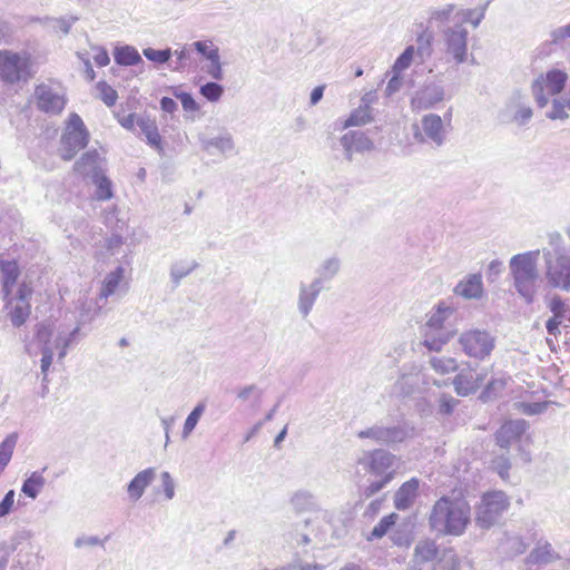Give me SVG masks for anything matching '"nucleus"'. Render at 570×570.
I'll use <instances>...</instances> for the list:
<instances>
[{
	"label": "nucleus",
	"mask_w": 570,
	"mask_h": 570,
	"mask_svg": "<svg viewBox=\"0 0 570 570\" xmlns=\"http://www.w3.org/2000/svg\"><path fill=\"white\" fill-rule=\"evenodd\" d=\"M470 521V504L464 499L449 497L434 503L429 518L431 529L442 535H461Z\"/></svg>",
	"instance_id": "f257e3e1"
},
{
	"label": "nucleus",
	"mask_w": 570,
	"mask_h": 570,
	"mask_svg": "<svg viewBox=\"0 0 570 570\" xmlns=\"http://www.w3.org/2000/svg\"><path fill=\"white\" fill-rule=\"evenodd\" d=\"M456 311L440 303L430 314L422 328L423 345L429 351L440 352L458 333Z\"/></svg>",
	"instance_id": "f03ea898"
},
{
	"label": "nucleus",
	"mask_w": 570,
	"mask_h": 570,
	"mask_svg": "<svg viewBox=\"0 0 570 570\" xmlns=\"http://www.w3.org/2000/svg\"><path fill=\"white\" fill-rule=\"evenodd\" d=\"M540 250H530L517 254L510 259V271L513 276L517 292L530 304L538 291V261Z\"/></svg>",
	"instance_id": "7ed1b4c3"
},
{
	"label": "nucleus",
	"mask_w": 570,
	"mask_h": 570,
	"mask_svg": "<svg viewBox=\"0 0 570 570\" xmlns=\"http://www.w3.org/2000/svg\"><path fill=\"white\" fill-rule=\"evenodd\" d=\"M78 332L79 327H76L67 336L59 334L56 337H51L52 333L48 326L40 325L37 330L36 340L40 345V352L42 354L40 370L45 384L48 383V372L53 361L55 351H58V356L62 360L67 355V350Z\"/></svg>",
	"instance_id": "20e7f679"
},
{
	"label": "nucleus",
	"mask_w": 570,
	"mask_h": 570,
	"mask_svg": "<svg viewBox=\"0 0 570 570\" xmlns=\"http://www.w3.org/2000/svg\"><path fill=\"white\" fill-rule=\"evenodd\" d=\"M414 434V426L403 421L393 425L376 422L375 424L358 431L356 436L360 440H371L373 443L379 445L391 446L413 438Z\"/></svg>",
	"instance_id": "39448f33"
},
{
	"label": "nucleus",
	"mask_w": 570,
	"mask_h": 570,
	"mask_svg": "<svg viewBox=\"0 0 570 570\" xmlns=\"http://www.w3.org/2000/svg\"><path fill=\"white\" fill-rule=\"evenodd\" d=\"M32 59L28 51L0 50V78L8 83L27 81L31 77Z\"/></svg>",
	"instance_id": "423d86ee"
},
{
	"label": "nucleus",
	"mask_w": 570,
	"mask_h": 570,
	"mask_svg": "<svg viewBox=\"0 0 570 570\" xmlns=\"http://www.w3.org/2000/svg\"><path fill=\"white\" fill-rule=\"evenodd\" d=\"M568 73L561 69H550L540 73L531 85L532 96L540 108H544L551 97L562 92L568 81Z\"/></svg>",
	"instance_id": "0eeeda50"
},
{
	"label": "nucleus",
	"mask_w": 570,
	"mask_h": 570,
	"mask_svg": "<svg viewBox=\"0 0 570 570\" xmlns=\"http://www.w3.org/2000/svg\"><path fill=\"white\" fill-rule=\"evenodd\" d=\"M510 505L503 491H491L482 495L475 511V524L481 529H490L499 522Z\"/></svg>",
	"instance_id": "6e6552de"
},
{
	"label": "nucleus",
	"mask_w": 570,
	"mask_h": 570,
	"mask_svg": "<svg viewBox=\"0 0 570 570\" xmlns=\"http://www.w3.org/2000/svg\"><path fill=\"white\" fill-rule=\"evenodd\" d=\"M458 343L466 356L484 361L494 350L495 337L487 330L471 328L460 334Z\"/></svg>",
	"instance_id": "1a4fd4ad"
},
{
	"label": "nucleus",
	"mask_w": 570,
	"mask_h": 570,
	"mask_svg": "<svg viewBox=\"0 0 570 570\" xmlns=\"http://www.w3.org/2000/svg\"><path fill=\"white\" fill-rule=\"evenodd\" d=\"M89 134L79 115L69 116L67 127L61 137L59 153L63 160H71L88 144Z\"/></svg>",
	"instance_id": "9d476101"
},
{
	"label": "nucleus",
	"mask_w": 570,
	"mask_h": 570,
	"mask_svg": "<svg viewBox=\"0 0 570 570\" xmlns=\"http://www.w3.org/2000/svg\"><path fill=\"white\" fill-rule=\"evenodd\" d=\"M396 456L384 449L367 450L358 456L356 463L370 474L385 476L389 473L395 475Z\"/></svg>",
	"instance_id": "9b49d317"
},
{
	"label": "nucleus",
	"mask_w": 570,
	"mask_h": 570,
	"mask_svg": "<svg viewBox=\"0 0 570 570\" xmlns=\"http://www.w3.org/2000/svg\"><path fill=\"white\" fill-rule=\"evenodd\" d=\"M33 97L37 108L48 115L60 114L67 102L62 89L49 83L38 85L35 89Z\"/></svg>",
	"instance_id": "f8f14e48"
},
{
	"label": "nucleus",
	"mask_w": 570,
	"mask_h": 570,
	"mask_svg": "<svg viewBox=\"0 0 570 570\" xmlns=\"http://www.w3.org/2000/svg\"><path fill=\"white\" fill-rule=\"evenodd\" d=\"M414 138L419 142L432 144L441 147L446 139V129L442 118L436 114H428L422 117L421 126H414Z\"/></svg>",
	"instance_id": "ddd939ff"
},
{
	"label": "nucleus",
	"mask_w": 570,
	"mask_h": 570,
	"mask_svg": "<svg viewBox=\"0 0 570 570\" xmlns=\"http://www.w3.org/2000/svg\"><path fill=\"white\" fill-rule=\"evenodd\" d=\"M547 265V279L553 287L570 291V256L559 254L552 259L550 250H543Z\"/></svg>",
	"instance_id": "4468645a"
},
{
	"label": "nucleus",
	"mask_w": 570,
	"mask_h": 570,
	"mask_svg": "<svg viewBox=\"0 0 570 570\" xmlns=\"http://www.w3.org/2000/svg\"><path fill=\"white\" fill-rule=\"evenodd\" d=\"M445 52L454 59L456 65L466 61L468 58V30L461 23L448 27L442 31Z\"/></svg>",
	"instance_id": "2eb2a0df"
},
{
	"label": "nucleus",
	"mask_w": 570,
	"mask_h": 570,
	"mask_svg": "<svg viewBox=\"0 0 570 570\" xmlns=\"http://www.w3.org/2000/svg\"><path fill=\"white\" fill-rule=\"evenodd\" d=\"M445 99L444 86L434 81L423 83L411 98L413 111L429 110Z\"/></svg>",
	"instance_id": "dca6fc26"
},
{
	"label": "nucleus",
	"mask_w": 570,
	"mask_h": 570,
	"mask_svg": "<svg viewBox=\"0 0 570 570\" xmlns=\"http://www.w3.org/2000/svg\"><path fill=\"white\" fill-rule=\"evenodd\" d=\"M487 373H476L470 364L460 368L453 379L454 391L459 396H469L474 394L484 383Z\"/></svg>",
	"instance_id": "f3484780"
},
{
	"label": "nucleus",
	"mask_w": 570,
	"mask_h": 570,
	"mask_svg": "<svg viewBox=\"0 0 570 570\" xmlns=\"http://www.w3.org/2000/svg\"><path fill=\"white\" fill-rule=\"evenodd\" d=\"M340 145L344 150L346 160L352 161L355 153H366L374 149V142L363 131L350 130L340 138Z\"/></svg>",
	"instance_id": "a211bd4d"
},
{
	"label": "nucleus",
	"mask_w": 570,
	"mask_h": 570,
	"mask_svg": "<svg viewBox=\"0 0 570 570\" xmlns=\"http://www.w3.org/2000/svg\"><path fill=\"white\" fill-rule=\"evenodd\" d=\"M528 426L527 421L523 419L507 421L495 433L497 444L502 449L510 448L520 440Z\"/></svg>",
	"instance_id": "6ab92c4d"
},
{
	"label": "nucleus",
	"mask_w": 570,
	"mask_h": 570,
	"mask_svg": "<svg viewBox=\"0 0 570 570\" xmlns=\"http://www.w3.org/2000/svg\"><path fill=\"white\" fill-rule=\"evenodd\" d=\"M560 558V554L553 549L552 544L549 541L541 539L525 557L524 564L528 567L527 570H532V566L534 564L548 566Z\"/></svg>",
	"instance_id": "aec40b11"
},
{
	"label": "nucleus",
	"mask_w": 570,
	"mask_h": 570,
	"mask_svg": "<svg viewBox=\"0 0 570 570\" xmlns=\"http://www.w3.org/2000/svg\"><path fill=\"white\" fill-rule=\"evenodd\" d=\"M322 289L323 285L320 284V279H313L309 284L301 283L297 308L302 317L305 318L309 315Z\"/></svg>",
	"instance_id": "412c9836"
},
{
	"label": "nucleus",
	"mask_w": 570,
	"mask_h": 570,
	"mask_svg": "<svg viewBox=\"0 0 570 570\" xmlns=\"http://www.w3.org/2000/svg\"><path fill=\"white\" fill-rule=\"evenodd\" d=\"M75 170L82 176L94 178L104 173L102 158L97 150H89L76 161Z\"/></svg>",
	"instance_id": "4be33fe9"
},
{
	"label": "nucleus",
	"mask_w": 570,
	"mask_h": 570,
	"mask_svg": "<svg viewBox=\"0 0 570 570\" xmlns=\"http://www.w3.org/2000/svg\"><path fill=\"white\" fill-rule=\"evenodd\" d=\"M202 148L212 153L213 149L217 150L220 155H230L235 150V142L233 136L224 130L215 137H203L200 138Z\"/></svg>",
	"instance_id": "5701e85b"
},
{
	"label": "nucleus",
	"mask_w": 570,
	"mask_h": 570,
	"mask_svg": "<svg viewBox=\"0 0 570 570\" xmlns=\"http://www.w3.org/2000/svg\"><path fill=\"white\" fill-rule=\"evenodd\" d=\"M156 469L148 468L137 473L127 485V493L131 501H138L147 487L155 480Z\"/></svg>",
	"instance_id": "b1692460"
},
{
	"label": "nucleus",
	"mask_w": 570,
	"mask_h": 570,
	"mask_svg": "<svg viewBox=\"0 0 570 570\" xmlns=\"http://www.w3.org/2000/svg\"><path fill=\"white\" fill-rule=\"evenodd\" d=\"M420 481L416 478L404 482L394 495V505L397 510L404 511L409 509L417 495Z\"/></svg>",
	"instance_id": "393cba45"
},
{
	"label": "nucleus",
	"mask_w": 570,
	"mask_h": 570,
	"mask_svg": "<svg viewBox=\"0 0 570 570\" xmlns=\"http://www.w3.org/2000/svg\"><path fill=\"white\" fill-rule=\"evenodd\" d=\"M454 293L468 298H480L483 294V283L480 274H471L461 281L454 288Z\"/></svg>",
	"instance_id": "a878e982"
},
{
	"label": "nucleus",
	"mask_w": 570,
	"mask_h": 570,
	"mask_svg": "<svg viewBox=\"0 0 570 570\" xmlns=\"http://www.w3.org/2000/svg\"><path fill=\"white\" fill-rule=\"evenodd\" d=\"M292 508L296 512L315 511L318 509L315 495L307 490H297L289 499Z\"/></svg>",
	"instance_id": "bb28decb"
},
{
	"label": "nucleus",
	"mask_w": 570,
	"mask_h": 570,
	"mask_svg": "<svg viewBox=\"0 0 570 570\" xmlns=\"http://www.w3.org/2000/svg\"><path fill=\"white\" fill-rule=\"evenodd\" d=\"M43 471L46 468L42 471H33L22 483L21 492L32 500L38 498L46 484Z\"/></svg>",
	"instance_id": "cd10ccee"
},
{
	"label": "nucleus",
	"mask_w": 570,
	"mask_h": 570,
	"mask_svg": "<svg viewBox=\"0 0 570 570\" xmlns=\"http://www.w3.org/2000/svg\"><path fill=\"white\" fill-rule=\"evenodd\" d=\"M136 125L139 128V134L146 137L150 146L160 147L161 138L155 120H151L149 117L139 116L137 117Z\"/></svg>",
	"instance_id": "c85d7f7f"
},
{
	"label": "nucleus",
	"mask_w": 570,
	"mask_h": 570,
	"mask_svg": "<svg viewBox=\"0 0 570 570\" xmlns=\"http://www.w3.org/2000/svg\"><path fill=\"white\" fill-rule=\"evenodd\" d=\"M2 273V293L7 297L13 294V287L19 277L20 271L16 262L1 263Z\"/></svg>",
	"instance_id": "c756f323"
},
{
	"label": "nucleus",
	"mask_w": 570,
	"mask_h": 570,
	"mask_svg": "<svg viewBox=\"0 0 570 570\" xmlns=\"http://www.w3.org/2000/svg\"><path fill=\"white\" fill-rule=\"evenodd\" d=\"M373 119L372 109L367 104L361 105L354 109L350 116L342 122V129L350 127H360L371 122Z\"/></svg>",
	"instance_id": "7c9ffc66"
},
{
	"label": "nucleus",
	"mask_w": 570,
	"mask_h": 570,
	"mask_svg": "<svg viewBox=\"0 0 570 570\" xmlns=\"http://www.w3.org/2000/svg\"><path fill=\"white\" fill-rule=\"evenodd\" d=\"M115 61L120 66H136L142 62L138 50L129 45L118 46L114 50Z\"/></svg>",
	"instance_id": "2f4dec72"
},
{
	"label": "nucleus",
	"mask_w": 570,
	"mask_h": 570,
	"mask_svg": "<svg viewBox=\"0 0 570 570\" xmlns=\"http://www.w3.org/2000/svg\"><path fill=\"white\" fill-rule=\"evenodd\" d=\"M341 268V261L336 256L324 259L317 267V276L314 279H320V284L334 278Z\"/></svg>",
	"instance_id": "473e14b6"
},
{
	"label": "nucleus",
	"mask_w": 570,
	"mask_h": 570,
	"mask_svg": "<svg viewBox=\"0 0 570 570\" xmlns=\"http://www.w3.org/2000/svg\"><path fill=\"white\" fill-rule=\"evenodd\" d=\"M438 547L433 540H421L414 549V562L424 563L435 559Z\"/></svg>",
	"instance_id": "72a5a7b5"
},
{
	"label": "nucleus",
	"mask_w": 570,
	"mask_h": 570,
	"mask_svg": "<svg viewBox=\"0 0 570 570\" xmlns=\"http://www.w3.org/2000/svg\"><path fill=\"white\" fill-rule=\"evenodd\" d=\"M124 268L118 266L115 271L108 273L102 282L100 297L107 298L116 293L121 279L124 278Z\"/></svg>",
	"instance_id": "f704fd0d"
},
{
	"label": "nucleus",
	"mask_w": 570,
	"mask_h": 570,
	"mask_svg": "<svg viewBox=\"0 0 570 570\" xmlns=\"http://www.w3.org/2000/svg\"><path fill=\"white\" fill-rule=\"evenodd\" d=\"M91 180L96 187L95 198L97 200L105 202L114 197L112 183L104 173L96 175Z\"/></svg>",
	"instance_id": "c9c22d12"
},
{
	"label": "nucleus",
	"mask_w": 570,
	"mask_h": 570,
	"mask_svg": "<svg viewBox=\"0 0 570 570\" xmlns=\"http://www.w3.org/2000/svg\"><path fill=\"white\" fill-rule=\"evenodd\" d=\"M198 267L196 261H179L170 266V278L175 286L180 284V281L188 276L193 271Z\"/></svg>",
	"instance_id": "e433bc0d"
},
{
	"label": "nucleus",
	"mask_w": 570,
	"mask_h": 570,
	"mask_svg": "<svg viewBox=\"0 0 570 570\" xmlns=\"http://www.w3.org/2000/svg\"><path fill=\"white\" fill-rule=\"evenodd\" d=\"M78 20V16H66L59 18L45 17L40 21L43 24H50L55 32H61L63 36H67L70 32L72 24Z\"/></svg>",
	"instance_id": "4c0bfd02"
},
{
	"label": "nucleus",
	"mask_w": 570,
	"mask_h": 570,
	"mask_svg": "<svg viewBox=\"0 0 570 570\" xmlns=\"http://www.w3.org/2000/svg\"><path fill=\"white\" fill-rule=\"evenodd\" d=\"M431 367L441 375L453 373L459 368L458 362L449 356H433L429 361Z\"/></svg>",
	"instance_id": "58836bf2"
},
{
	"label": "nucleus",
	"mask_w": 570,
	"mask_h": 570,
	"mask_svg": "<svg viewBox=\"0 0 570 570\" xmlns=\"http://www.w3.org/2000/svg\"><path fill=\"white\" fill-rule=\"evenodd\" d=\"M205 410H206V404L204 402H200L188 414V416L185 420L183 431H181L183 439H187L191 434V432L198 424L202 415L204 414Z\"/></svg>",
	"instance_id": "ea45409f"
},
{
	"label": "nucleus",
	"mask_w": 570,
	"mask_h": 570,
	"mask_svg": "<svg viewBox=\"0 0 570 570\" xmlns=\"http://www.w3.org/2000/svg\"><path fill=\"white\" fill-rule=\"evenodd\" d=\"M209 63L205 67V71L215 80H222L224 77L219 50L215 48L209 55L208 59Z\"/></svg>",
	"instance_id": "a19ab883"
},
{
	"label": "nucleus",
	"mask_w": 570,
	"mask_h": 570,
	"mask_svg": "<svg viewBox=\"0 0 570 570\" xmlns=\"http://www.w3.org/2000/svg\"><path fill=\"white\" fill-rule=\"evenodd\" d=\"M415 49L413 46H409L405 50L396 58L392 71L393 73H401L403 70L407 69L414 58Z\"/></svg>",
	"instance_id": "79ce46f5"
},
{
	"label": "nucleus",
	"mask_w": 570,
	"mask_h": 570,
	"mask_svg": "<svg viewBox=\"0 0 570 570\" xmlns=\"http://www.w3.org/2000/svg\"><path fill=\"white\" fill-rule=\"evenodd\" d=\"M473 16L474 11L471 9L460 10L454 16L455 23H461L463 26L465 22H470L473 28H478L484 18V11H481L475 17Z\"/></svg>",
	"instance_id": "37998d69"
},
{
	"label": "nucleus",
	"mask_w": 570,
	"mask_h": 570,
	"mask_svg": "<svg viewBox=\"0 0 570 570\" xmlns=\"http://www.w3.org/2000/svg\"><path fill=\"white\" fill-rule=\"evenodd\" d=\"M199 92L204 96L208 101L216 102L220 99L224 92V88L222 85L210 81L207 82L199 88Z\"/></svg>",
	"instance_id": "c03bdc74"
},
{
	"label": "nucleus",
	"mask_w": 570,
	"mask_h": 570,
	"mask_svg": "<svg viewBox=\"0 0 570 570\" xmlns=\"http://www.w3.org/2000/svg\"><path fill=\"white\" fill-rule=\"evenodd\" d=\"M397 514L392 513L385 515L381 521L373 528L371 532V539H379L386 534L389 529L395 523Z\"/></svg>",
	"instance_id": "a18cd8bd"
},
{
	"label": "nucleus",
	"mask_w": 570,
	"mask_h": 570,
	"mask_svg": "<svg viewBox=\"0 0 570 570\" xmlns=\"http://www.w3.org/2000/svg\"><path fill=\"white\" fill-rule=\"evenodd\" d=\"M546 116H547V118H549L551 120H557V119L564 120V119H567L569 117V115L567 112V107H566L564 99L554 98L552 100L551 109L549 111H547Z\"/></svg>",
	"instance_id": "49530a36"
},
{
	"label": "nucleus",
	"mask_w": 570,
	"mask_h": 570,
	"mask_svg": "<svg viewBox=\"0 0 570 570\" xmlns=\"http://www.w3.org/2000/svg\"><path fill=\"white\" fill-rule=\"evenodd\" d=\"M142 55L153 62L157 63H166L173 56V51L170 48L164 50H156L153 48H145L142 50Z\"/></svg>",
	"instance_id": "de8ad7c7"
},
{
	"label": "nucleus",
	"mask_w": 570,
	"mask_h": 570,
	"mask_svg": "<svg viewBox=\"0 0 570 570\" xmlns=\"http://www.w3.org/2000/svg\"><path fill=\"white\" fill-rule=\"evenodd\" d=\"M533 116L532 108L527 105L518 104L513 114L512 121L518 126L527 125Z\"/></svg>",
	"instance_id": "09e8293b"
},
{
	"label": "nucleus",
	"mask_w": 570,
	"mask_h": 570,
	"mask_svg": "<svg viewBox=\"0 0 570 570\" xmlns=\"http://www.w3.org/2000/svg\"><path fill=\"white\" fill-rule=\"evenodd\" d=\"M455 10V4L449 3L441 8H434L430 11V20L438 22H448Z\"/></svg>",
	"instance_id": "8fccbe9b"
},
{
	"label": "nucleus",
	"mask_w": 570,
	"mask_h": 570,
	"mask_svg": "<svg viewBox=\"0 0 570 570\" xmlns=\"http://www.w3.org/2000/svg\"><path fill=\"white\" fill-rule=\"evenodd\" d=\"M379 480H374L370 482V484L364 489V495L366 498H371L377 492H380L383 488H385L392 480L393 473H389L385 476H379Z\"/></svg>",
	"instance_id": "3c124183"
},
{
	"label": "nucleus",
	"mask_w": 570,
	"mask_h": 570,
	"mask_svg": "<svg viewBox=\"0 0 570 570\" xmlns=\"http://www.w3.org/2000/svg\"><path fill=\"white\" fill-rule=\"evenodd\" d=\"M101 100L108 106L112 107L118 98L117 91L111 88L107 82L100 81L97 85Z\"/></svg>",
	"instance_id": "603ef678"
},
{
	"label": "nucleus",
	"mask_w": 570,
	"mask_h": 570,
	"mask_svg": "<svg viewBox=\"0 0 570 570\" xmlns=\"http://www.w3.org/2000/svg\"><path fill=\"white\" fill-rule=\"evenodd\" d=\"M492 468L498 472V474L503 480H507L509 478V471L511 469V462L509 456H507L505 454L495 456L492 460Z\"/></svg>",
	"instance_id": "864d4df0"
},
{
	"label": "nucleus",
	"mask_w": 570,
	"mask_h": 570,
	"mask_svg": "<svg viewBox=\"0 0 570 570\" xmlns=\"http://www.w3.org/2000/svg\"><path fill=\"white\" fill-rule=\"evenodd\" d=\"M551 43L557 46H563L564 41L570 38V24L561 26L556 28L550 33Z\"/></svg>",
	"instance_id": "5fc2aeb1"
},
{
	"label": "nucleus",
	"mask_w": 570,
	"mask_h": 570,
	"mask_svg": "<svg viewBox=\"0 0 570 570\" xmlns=\"http://www.w3.org/2000/svg\"><path fill=\"white\" fill-rule=\"evenodd\" d=\"M548 402L521 403L520 410L527 415L543 413L548 409Z\"/></svg>",
	"instance_id": "6e6d98bb"
},
{
	"label": "nucleus",
	"mask_w": 570,
	"mask_h": 570,
	"mask_svg": "<svg viewBox=\"0 0 570 570\" xmlns=\"http://www.w3.org/2000/svg\"><path fill=\"white\" fill-rule=\"evenodd\" d=\"M262 396V390H259L256 385L250 384L243 389H240L237 393V397L242 401H248L250 397H254L256 401H259Z\"/></svg>",
	"instance_id": "4d7b16f0"
},
{
	"label": "nucleus",
	"mask_w": 570,
	"mask_h": 570,
	"mask_svg": "<svg viewBox=\"0 0 570 570\" xmlns=\"http://www.w3.org/2000/svg\"><path fill=\"white\" fill-rule=\"evenodd\" d=\"M458 404V400L449 394H442L440 397L439 412L444 415H449L453 412Z\"/></svg>",
	"instance_id": "13d9d810"
},
{
	"label": "nucleus",
	"mask_w": 570,
	"mask_h": 570,
	"mask_svg": "<svg viewBox=\"0 0 570 570\" xmlns=\"http://www.w3.org/2000/svg\"><path fill=\"white\" fill-rule=\"evenodd\" d=\"M161 487L166 499L171 500L175 497V482L169 472L164 471L160 475Z\"/></svg>",
	"instance_id": "bf43d9fd"
},
{
	"label": "nucleus",
	"mask_w": 570,
	"mask_h": 570,
	"mask_svg": "<svg viewBox=\"0 0 570 570\" xmlns=\"http://www.w3.org/2000/svg\"><path fill=\"white\" fill-rule=\"evenodd\" d=\"M14 491L9 490L0 501V519L7 517L11 512L14 504Z\"/></svg>",
	"instance_id": "052dcab7"
},
{
	"label": "nucleus",
	"mask_w": 570,
	"mask_h": 570,
	"mask_svg": "<svg viewBox=\"0 0 570 570\" xmlns=\"http://www.w3.org/2000/svg\"><path fill=\"white\" fill-rule=\"evenodd\" d=\"M505 544L511 549L512 554H522L527 550V544L521 537H508Z\"/></svg>",
	"instance_id": "680f3d73"
},
{
	"label": "nucleus",
	"mask_w": 570,
	"mask_h": 570,
	"mask_svg": "<svg viewBox=\"0 0 570 570\" xmlns=\"http://www.w3.org/2000/svg\"><path fill=\"white\" fill-rule=\"evenodd\" d=\"M505 386L504 379H492L485 386V390L482 393L483 397H491L495 395L499 391H501Z\"/></svg>",
	"instance_id": "e2e57ef3"
},
{
	"label": "nucleus",
	"mask_w": 570,
	"mask_h": 570,
	"mask_svg": "<svg viewBox=\"0 0 570 570\" xmlns=\"http://www.w3.org/2000/svg\"><path fill=\"white\" fill-rule=\"evenodd\" d=\"M176 97L180 100L181 106L187 111H196L199 109L198 104L195 101L193 96L187 92L176 94Z\"/></svg>",
	"instance_id": "0e129e2a"
},
{
	"label": "nucleus",
	"mask_w": 570,
	"mask_h": 570,
	"mask_svg": "<svg viewBox=\"0 0 570 570\" xmlns=\"http://www.w3.org/2000/svg\"><path fill=\"white\" fill-rule=\"evenodd\" d=\"M430 38H431L430 36H425V35H420L417 37L419 47H417L416 53L421 58L430 55V45H431Z\"/></svg>",
	"instance_id": "69168bd1"
},
{
	"label": "nucleus",
	"mask_w": 570,
	"mask_h": 570,
	"mask_svg": "<svg viewBox=\"0 0 570 570\" xmlns=\"http://www.w3.org/2000/svg\"><path fill=\"white\" fill-rule=\"evenodd\" d=\"M191 47L206 59H208V55L216 48L210 41H195Z\"/></svg>",
	"instance_id": "338daca9"
},
{
	"label": "nucleus",
	"mask_w": 570,
	"mask_h": 570,
	"mask_svg": "<svg viewBox=\"0 0 570 570\" xmlns=\"http://www.w3.org/2000/svg\"><path fill=\"white\" fill-rule=\"evenodd\" d=\"M95 50L97 51L94 55V60H95L96 65L99 67H106L107 65H109L110 58H109L107 50L101 47H97V48H95Z\"/></svg>",
	"instance_id": "774afa93"
}]
</instances>
